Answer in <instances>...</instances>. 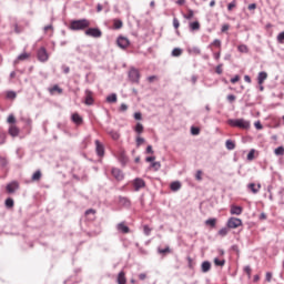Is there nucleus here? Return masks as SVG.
Instances as JSON below:
<instances>
[{
  "mask_svg": "<svg viewBox=\"0 0 284 284\" xmlns=\"http://www.w3.org/2000/svg\"><path fill=\"white\" fill-rule=\"evenodd\" d=\"M229 125L232 128H240L241 130H250L251 122L245 119L229 120Z\"/></svg>",
  "mask_w": 284,
  "mask_h": 284,
  "instance_id": "f257e3e1",
  "label": "nucleus"
},
{
  "mask_svg": "<svg viewBox=\"0 0 284 284\" xmlns=\"http://www.w3.org/2000/svg\"><path fill=\"white\" fill-rule=\"evenodd\" d=\"M85 28H90L88 19L73 20L70 24V30H85Z\"/></svg>",
  "mask_w": 284,
  "mask_h": 284,
  "instance_id": "f03ea898",
  "label": "nucleus"
},
{
  "mask_svg": "<svg viewBox=\"0 0 284 284\" xmlns=\"http://www.w3.org/2000/svg\"><path fill=\"white\" fill-rule=\"evenodd\" d=\"M243 225V220L239 217H230L226 222V227L229 230H236V227H241Z\"/></svg>",
  "mask_w": 284,
  "mask_h": 284,
  "instance_id": "7ed1b4c3",
  "label": "nucleus"
},
{
  "mask_svg": "<svg viewBox=\"0 0 284 284\" xmlns=\"http://www.w3.org/2000/svg\"><path fill=\"white\" fill-rule=\"evenodd\" d=\"M84 34L93 39H101L103 32H101L99 28H89L85 30Z\"/></svg>",
  "mask_w": 284,
  "mask_h": 284,
  "instance_id": "20e7f679",
  "label": "nucleus"
},
{
  "mask_svg": "<svg viewBox=\"0 0 284 284\" xmlns=\"http://www.w3.org/2000/svg\"><path fill=\"white\" fill-rule=\"evenodd\" d=\"M129 79L132 81V83H139L141 79V73L139 72V69H130L129 71Z\"/></svg>",
  "mask_w": 284,
  "mask_h": 284,
  "instance_id": "39448f33",
  "label": "nucleus"
},
{
  "mask_svg": "<svg viewBox=\"0 0 284 284\" xmlns=\"http://www.w3.org/2000/svg\"><path fill=\"white\" fill-rule=\"evenodd\" d=\"M50 59V55L48 54V50H45L44 47H41L38 50V61H41V63H45Z\"/></svg>",
  "mask_w": 284,
  "mask_h": 284,
  "instance_id": "423d86ee",
  "label": "nucleus"
},
{
  "mask_svg": "<svg viewBox=\"0 0 284 284\" xmlns=\"http://www.w3.org/2000/svg\"><path fill=\"white\" fill-rule=\"evenodd\" d=\"M116 43L122 50L130 47V40L125 37H119Z\"/></svg>",
  "mask_w": 284,
  "mask_h": 284,
  "instance_id": "0eeeda50",
  "label": "nucleus"
},
{
  "mask_svg": "<svg viewBox=\"0 0 284 284\" xmlns=\"http://www.w3.org/2000/svg\"><path fill=\"white\" fill-rule=\"evenodd\" d=\"M17 190H19V182L13 181V182L7 184L8 194H14V192H17Z\"/></svg>",
  "mask_w": 284,
  "mask_h": 284,
  "instance_id": "6e6552de",
  "label": "nucleus"
},
{
  "mask_svg": "<svg viewBox=\"0 0 284 284\" xmlns=\"http://www.w3.org/2000/svg\"><path fill=\"white\" fill-rule=\"evenodd\" d=\"M133 187H134L135 192H139V190L145 187V181L140 178L135 179L133 181Z\"/></svg>",
  "mask_w": 284,
  "mask_h": 284,
  "instance_id": "1a4fd4ad",
  "label": "nucleus"
},
{
  "mask_svg": "<svg viewBox=\"0 0 284 284\" xmlns=\"http://www.w3.org/2000/svg\"><path fill=\"white\" fill-rule=\"evenodd\" d=\"M230 214H232V216H241L243 214V209L241 206L232 204L230 209Z\"/></svg>",
  "mask_w": 284,
  "mask_h": 284,
  "instance_id": "9d476101",
  "label": "nucleus"
},
{
  "mask_svg": "<svg viewBox=\"0 0 284 284\" xmlns=\"http://www.w3.org/2000/svg\"><path fill=\"white\" fill-rule=\"evenodd\" d=\"M95 151L98 156H103L105 154V149L99 140H95Z\"/></svg>",
  "mask_w": 284,
  "mask_h": 284,
  "instance_id": "9b49d317",
  "label": "nucleus"
},
{
  "mask_svg": "<svg viewBox=\"0 0 284 284\" xmlns=\"http://www.w3.org/2000/svg\"><path fill=\"white\" fill-rule=\"evenodd\" d=\"M118 232H121V234H128L130 233V227L125 225V222H121L116 225Z\"/></svg>",
  "mask_w": 284,
  "mask_h": 284,
  "instance_id": "f8f14e48",
  "label": "nucleus"
},
{
  "mask_svg": "<svg viewBox=\"0 0 284 284\" xmlns=\"http://www.w3.org/2000/svg\"><path fill=\"white\" fill-rule=\"evenodd\" d=\"M247 190H250L252 194H258V192H261V184L250 183L247 184Z\"/></svg>",
  "mask_w": 284,
  "mask_h": 284,
  "instance_id": "ddd939ff",
  "label": "nucleus"
},
{
  "mask_svg": "<svg viewBox=\"0 0 284 284\" xmlns=\"http://www.w3.org/2000/svg\"><path fill=\"white\" fill-rule=\"evenodd\" d=\"M85 105H92L94 103V99L92 98V93L90 92V90L85 91V101H84Z\"/></svg>",
  "mask_w": 284,
  "mask_h": 284,
  "instance_id": "4468645a",
  "label": "nucleus"
},
{
  "mask_svg": "<svg viewBox=\"0 0 284 284\" xmlns=\"http://www.w3.org/2000/svg\"><path fill=\"white\" fill-rule=\"evenodd\" d=\"M266 80H267V72L265 71L260 72L257 75L258 85H262V83H265Z\"/></svg>",
  "mask_w": 284,
  "mask_h": 284,
  "instance_id": "2eb2a0df",
  "label": "nucleus"
},
{
  "mask_svg": "<svg viewBox=\"0 0 284 284\" xmlns=\"http://www.w3.org/2000/svg\"><path fill=\"white\" fill-rule=\"evenodd\" d=\"M112 175L114 179H116V181H123V172H121V170L112 169Z\"/></svg>",
  "mask_w": 284,
  "mask_h": 284,
  "instance_id": "dca6fc26",
  "label": "nucleus"
},
{
  "mask_svg": "<svg viewBox=\"0 0 284 284\" xmlns=\"http://www.w3.org/2000/svg\"><path fill=\"white\" fill-rule=\"evenodd\" d=\"M71 119L75 125H81V123H83V118L79 115V113H73Z\"/></svg>",
  "mask_w": 284,
  "mask_h": 284,
  "instance_id": "f3484780",
  "label": "nucleus"
},
{
  "mask_svg": "<svg viewBox=\"0 0 284 284\" xmlns=\"http://www.w3.org/2000/svg\"><path fill=\"white\" fill-rule=\"evenodd\" d=\"M9 134H10V136H19V128H17V125H14V124L10 125Z\"/></svg>",
  "mask_w": 284,
  "mask_h": 284,
  "instance_id": "a211bd4d",
  "label": "nucleus"
},
{
  "mask_svg": "<svg viewBox=\"0 0 284 284\" xmlns=\"http://www.w3.org/2000/svg\"><path fill=\"white\" fill-rule=\"evenodd\" d=\"M201 270L204 274H207L210 270H212V264L207 261L203 262L201 265Z\"/></svg>",
  "mask_w": 284,
  "mask_h": 284,
  "instance_id": "6ab92c4d",
  "label": "nucleus"
},
{
  "mask_svg": "<svg viewBox=\"0 0 284 284\" xmlns=\"http://www.w3.org/2000/svg\"><path fill=\"white\" fill-rule=\"evenodd\" d=\"M50 94H54L58 92V94H63V89H61L58 84H54L52 88H49Z\"/></svg>",
  "mask_w": 284,
  "mask_h": 284,
  "instance_id": "aec40b11",
  "label": "nucleus"
},
{
  "mask_svg": "<svg viewBox=\"0 0 284 284\" xmlns=\"http://www.w3.org/2000/svg\"><path fill=\"white\" fill-rule=\"evenodd\" d=\"M30 57V53L23 52L14 60V64L19 63V61H27V59Z\"/></svg>",
  "mask_w": 284,
  "mask_h": 284,
  "instance_id": "412c9836",
  "label": "nucleus"
},
{
  "mask_svg": "<svg viewBox=\"0 0 284 284\" xmlns=\"http://www.w3.org/2000/svg\"><path fill=\"white\" fill-rule=\"evenodd\" d=\"M189 28H190L191 32L201 30V23H199V21L191 22V23H189Z\"/></svg>",
  "mask_w": 284,
  "mask_h": 284,
  "instance_id": "4be33fe9",
  "label": "nucleus"
},
{
  "mask_svg": "<svg viewBox=\"0 0 284 284\" xmlns=\"http://www.w3.org/2000/svg\"><path fill=\"white\" fill-rule=\"evenodd\" d=\"M118 283L119 284H125L128 283V280L125 278V272L121 271L118 275Z\"/></svg>",
  "mask_w": 284,
  "mask_h": 284,
  "instance_id": "5701e85b",
  "label": "nucleus"
},
{
  "mask_svg": "<svg viewBox=\"0 0 284 284\" xmlns=\"http://www.w3.org/2000/svg\"><path fill=\"white\" fill-rule=\"evenodd\" d=\"M119 203L121 205H123L124 207H130V205H131L130 200L128 197H123V196L119 197Z\"/></svg>",
  "mask_w": 284,
  "mask_h": 284,
  "instance_id": "b1692460",
  "label": "nucleus"
},
{
  "mask_svg": "<svg viewBox=\"0 0 284 284\" xmlns=\"http://www.w3.org/2000/svg\"><path fill=\"white\" fill-rule=\"evenodd\" d=\"M170 187L172 192H179V190H181V182L179 181L172 182Z\"/></svg>",
  "mask_w": 284,
  "mask_h": 284,
  "instance_id": "393cba45",
  "label": "nucleus"
},
{
  "mask_svg": "<svg viewBox=\"0 0 284 284\" xmlns=\"http://www.w3.org/2000/svg\"><path fill=\"white\" fill-rule=\"evenodd\" d=\"M116 101H118L116 93H111L110 95L106 97L108 103H116Z\"/></svg>",
  "mask_w": 284,
  "mask_h": 284,
  "instance_id": "a878e982",
  "label": "nucleus"
},
{
  "mask_svg": "<svg viewBox=\"0 0 284 284\" xmlns=\"http://www.w3.org/2000/svg\"><path fill=\"white\" fill-rule=\"evenodd\" d=\"M143 124L141 122H138L135 128H134V132H136V134H143Z\"/></svg>",
  "mask_w": 284,
  "mask_h": 284,
  "instance_id": "bb28decb",
  "label": "nucleus"
},
{
  "mask_svg": "<svg viewBox=\"0 0 284 284\" xmlns=\"http://www.w3.org/2000/svg\"><path fill=\"white\" fill-rule=\"evenodd\" d=\"M237 50H239V52H242L243 54H247V52H250V48H247L246 44H240L237 47Z\"/></svg>",
  "mask_w": 284,
  "mask_h": 284,
  "instance_id": "cd10ccee",
  "label": "nucleus"
},
{
  "mask_svg": "<svg viewBox=\"0 0 284 284\" xmlns=\"http://www.w3.org/2000/svg\"><path fill=\"white\" fill-rule=\"evenodd\" d=\"M275 156H283L284 155V146H278L274 150Z\"/></svg>",
  "mask_w": 284,
  "mask_h": 284,
  "instance_id": "c85d7f7f",
  "label": "nucleus"
},
{
  "mask_svg": "<svg viewBox=\"0 0 284 284\" xmlns=\"http://www.w3.org/2000/svg\"><path fill=\"white\" fill-rule=\"evenodd\" d=\"M214 265H216V267H223V265H225V260H221L219 257L214 258Z\"/></svg>",
  "mask_w": 284,
  "mask_h": 284,
  "instance_id": "c756f323",
  "label": "nucleus"
},
{
  "mask_svg": "<svg viewBox=\"0 0 284 284\" xmlns=\"http://www.w3.org/2000/svg\"><path fill=\"white\" fill-rule=\"evenodd\" d=\"M109 134L113 139V141H119V139L121 138V134H119L116 131H110Z\"/></svg>",
  "mask_w": 284,
  "mask_h": 284,
  "instance_id": "7c9ffc66",
  "label": "nucleus"
},
{
  "mask_svg": "<svg viewBox=\"0 0 284 284\" xmlns=\"http://www.w3.org/2000/svg\"><path fill=\"white\" fill-rule=\"evenodd\" d=\"M183 54V50L181 48H175L172 51V57H181Z\"/></svg>",
  "mask_w": 284,
  "mask_h": 284,
  "instance_id": "2f4dec72",
  "label": "nucleus"
},
{
  "mask_svg": "<svg viewBox=\"0 0 284 284\" xmlns=\"http://www.w3.org/2000/svg\"><path fill=\"white\" fill-rule=\"evenodd\" d=\"M4 205L6 207H9V209L14 207V200H12V197L7 199L4 202Z\"/></svg>",
  "mask_w": 284,
  "mask_h": 284,
  "instance_id": "473e14b6",
  "label": "nucleus"
},
{
  "mask_svg": "<svg viewBox=\"0 0 284 284\" xmlns=\"http://www.w3.org/2000/svg\"><path fill=\"white\" fill-rule=\"evenodd\" d=\"M226 149L229 150H234V148H236V144L232 141V140H227L225 142Z\"/></svg>",
  "mask_w": 284,
  "mask_h": 284,
  "instance_id": "72a5a7b5",
  "label": "nucleus"
},
{
  "mask_svg": "<svg viewBox=\"0 0 284 284\" xmlns=\"http://www.w3.org/2000/svg\"><path fill=\"white\" fill-rule=\"evenodd\" d=\"M151 168L155 171L159 172L161 170V162H152Z\"/></svg>",
  "mask_w": 284,
  "mask_h": 284,
  "instance_id": "f704fd0d",
  "label": "nucleus"
},
{
  "mask_svg": "<svg viewBox=\"0 0 284 284\" xmlns=\"http://www.w3.org/2000/svg\"><path fill=\"white\" fill-rule=\"evenodd\" d=\"M32 181H41V171H36L33 173Z\"/></svg>",
  "mask_w": 284,
  "mask_h": 284,
  "instance_id": "c9c22d12",
  "label": "nucleus"
},
{
  "mask_svg": "<svg viewBox=\"0 0 284 284\" xmlns=\"http://www.w3.org/2000/svg\"><path fill=\"white\" fill-rule=\"evenodd\" d=\"M229 233H230V230L227 227H223L219 231L220 236H227Z\"/></svg>",
  "mask_w": 284,
  "mask_h": 284,
  "instance_id": "e433bc0d",
  "label": "nucleus"
},
{
  "mask_svg": "<svg viewBox=\"0 0 284 284\" xmlns=\"http://www.w3.org/2000/svg\"><path fill=\"white\" fill-rule=\"evenodd\" d=\"M114 28L115 30H121V28H123V21L114 20Z\"/></svg>",
  "mask_w": 284,
  "mask_h": 284,
  "instance_id": "4c0bfd02",
  "label": "nucleus"
},
{
  "mask_svg": "<svg viewBox=\"0 0 284 284\" xmlns=\"http://www.w3.org/2000/svg\"><path fill=\"white\" fill-rule=\"evenodd\" d=\"M200 132H201V130L199 128H196V126L191 128V134H193V136L199 135Z\"/></svg>",
  "mask_w": 284,
  "mask_h": 284,
  "instance_id": "58836bf2",
  "label": "nucleus"
},
{
  "mask_svg": "<svg viewBox=\"0 0 284 284\" xmlns=\"http://www.w3.org/2000/svg\"><path fill=\"white\" fill-rule=\"evenodd\" d=\"M206 225H211V227H214L216 225V219H209L205 221Z\"/></svg>",
  "mask_w": 284,
  "mask_h": 284,
  "instance_id": "ea45409f",
  "label": "nucleus"
},
{
  "mask_svg": "<svg viewBox=\"0 0 284 284\" xmlns=\"http://www.w3.org/2000/svg\"><path fill=\"white\" fill-rule=\"evenodd\" d=\"M135 141H136L138 148H141V145H143V143H145V139H143L141 136H138Z\"/></svg>",
  "mask_w": 284,
  "mask_h": 284,
  "instance_id": "a19ab883",
  "label": "nucleus"
},
{
  "mask_svg": "<svg viewBox=\"0 0 284 284\" xmlns=\"http://www.w3.org/2000/svg\"><path fill=\"white\" fill-rule=\"evenodd\" d=\"M212 45H214L215 48H221V40L215 39V40L209 45V48H211Z\"/></svg>",
  "mask_w": 284,
  "mask_h": 284,
  "instance_id": "79ce46f5",
  "label": "nucleus"
},
{
  "mask_svg": "<svg viewBox=\"0 0 284 284\" xmlns=\"http://www.w3.org/2000/svg\"><path fill=\"white\" fill-rule=\"evenodd\" d=\"M244 272L247 274L248 278L252 276V267H250V265L244 266Z\"/></svg>",
  "mask_w": 284,
  "mask_h": 284,
  "instance_id": "37998d69",
  "label": "nucleus"
},
{
  "mask_svg": "<svg viewBox=\"0 0 284 284\" xmlns=\"http://www.w3.org/2000/svg\"><path fill=\"white\" fill-rule=\"evenodd\" d=\"M6 143V132L0 131V145H3Z\"/></svg>",
  "mask_w": 284,
  "mask_h": 284,
  "instance_id": "c03bdc74",
  "label": "nucleus"
},
{
  "mask_svg": "<svg viewBox=\"0 0 284 284\" xmlns=\"http://www.w3.org/2000/svg\"><path fill=\"white\" fill-rule=\"evenodd\" d=\"M184 19H194V11L193 10H189V13L184 16Z\"/></svg>",
  "mask_w": 284,
  "mask_h": 284,
  "instance_id": "a18cd8bd",
  "label": "nucleus"
},
{
  "mask_svg": "<svg viewBox=\"0 0 284 284\" xmlns=\"http://www.w3.org/2000/svg\"><path fill=\"white\" fill-rule=\"evenodd\" d=\"M234 8H236V0H234V1H232V2L229 3L227 10H229V11H232V10H234Z\"/></svg>",
  "mask_w": 284,
  "mask_h": 284,
  "instance_id": "49530a36",
  "label": "nucleus"
},
{
  "mask_svg": "<svg viewBox=\"0 0 284 284\" xmlns=\"http://www.w3.org/2000/svg\"><path fill=\"white\" fill-rule=\"evenodd\" d=\"M195 179H196V181H203V172L196 171Z\"/></svg>",
  "mask_w": 284,
  "mask_h": 284,
  "instance_id": "de8ad7c7",
  "label": "nucleus"
},
{
  "mask_svg": "<svg viewBox=\"0 0 284 284\" xmlns=\"http://www.w3.org/2000/svg\"><path fill=\"white\" fill-rule=\"evenodd\" d=\"M254 149H252L247 154V161H254Z\"/></svg>",
  "mask_w": 284,
  "mask_h": 284,
  "instance_id": "09e8293b",
  "label": "nucleus"
},
{
  "mask_svg": "<svg viewBox=\"0 0 284 284\" xmlns=\"http://www.w3.org/2000/svg\"><path fill=\"white\" fill-rule=\"evenodd\" d=\"M7 123H17V118H14L12 114H10L7 119Z\"/></svg>",
  "mask_w": 284,
  "mask_h": 284,
  "instance_id": "8fccbe9b",
  "label": "nucleus"
},
{
  "mask_svg": "<svg viewBox=\"0 0 284 284\" xmlns=\"http://www.w3.org/2000/svg\"><path fill=\"white\" fill-rule=\"evenodd\" d=\"M7 98H8V99H17V93H16L14 91H9V92L7 93Z\"/></svg>",
  "mask_w": 284,
  "mask_h": 284,
  "instance_id": "3c124183",
  "label": "nucleus"
},
{
  "mask_svg": "<svg viewBox=\"0 0 284 284\" xmlns=\"http://www.w3.org/2000/svg\"><path fill=\"white\" fill-rule=\"evenodd\" d=\"M159 254H170V247L166 246L165 248H159Z\"/></svg>",
  "mask_w": 284,
  "mask_h": 284,
  "instance_id": "603ef678",
  "label": "nucleus"
},
{
  "mask_svg": "<svg viewBox=\"0 0 284 284\" xmlns=\"http://www.w3.org/2000/svg\"><path fill=\"white\" fill-rule=\"evenodd\" d=\"M215 72H216V74H223V64H219V65L215 68Z\"/></svg>",
  "mask_w": 284,
  "mask_h": 284,
  "instance_id": "864d4df0",
  "label": "nucleus"
},
{
  "mask_svg": "<svg viewBox=\"0 0 284 284\" xmlns=\"http://www.w3.org/2000/svg\"><path fill=\"white\" fill-rule=\"evenodd\" d=\"M277 41H278V43H283V41H284V31L277 34Z\"/></svg>",
  "mask_w": 284,
  "mask_h": 284,
  "instance_id": "5fc2aeb1",
  "label": "nucleus"
},
{
  "mask_svg": "<svg viewBox=\"0 0 284 284\" xmlns=\"http://www.w3.org/2000/svg\"><path fill=\"white\" fill-rule=\"evenodd\" d=\"M134 119H135V121H141L143 119V115L141 114V112H135Z\"/></svg>",
  "mask_w": 284,
  "mask_h": 284,
  "instance_id": "6e6d98bb",
  "label": "nucleus"
},
{
  "mask_svg": "<svg viewBox=\"0 0 284 284\" xmlns=\"http://www.w3.org/2000/svg\"><path fill=\"white\" fill-rule=\"evenodd\" d=\"M120 112H128V104L122 103V104L120 105Z\"/></svg>",
  "mask_w": 284,
  "mask_h": 284,
  "instance_id": "4d7b16f0",
  "label": "nucleus"
},
{
  "mask_svg": "<svg viewBox=\"0 0 284 284\" xmlns=\"http://www.w3.org/2000/svg\"><path fill=\"white\" fill-rule=\"evenodd\" d=\"M146 154H154V150L152 149V145H148L145 150Z\"/></svg>",
  "mask_w": 284,
  "mask_h": 284,
  "instance_id": "13d9d810",
  "label": "nucleus"
},
{
  "mask_svg": "<svg viewBox=\"0 0 284 284\" xmlns=\"http://www.w3.org/2000/svg\"><path fill=\"white\" fill-rule=\"evenodd\" d=\"M145 161L146 163H154V161H156V156H148Z\"/></svg>",
  "mask_w": 284,
  "mask_h": 284,
  "instance_id": "bf43d9fd",
  "label": "nucleus"
},
{
  "mask_svg": "<svg viewBox=\"0 0 284 284\" xmlns=\"http://www.w3.org/2000/svg\"><path fill=\"white\" fill-rule=\"evenodd\" d=\"M265 281H267V283L272 282V273H270V272L266 273Z\"/></svg>",
  "mask_w": 284,
  "mask_h": 284,
  "instance_id": "052dcab7",
  "label": "nucleus"
},
{
  "mask_svg": "<svg viewBox=\"0 0 284 284\" xmlns=\"http://www.w3.org/2000/svg\"><path fill=\"white\" fill-rule=\"evenodd\" d=\"M241 81V77L235 75L234 78L231 79V83H239Z\"/></svg>",
  "mask_w": 284,
  "mask_h": 284,
  "instance_id": "680f3d73",
  "label": "nucleus"
},
{
  "mask_svg": "<svg viewBox=\"0 0 284 284\" xmlns=\"http://www.w3.org/2000/svg\"><path fill=\"white\" fill-rule=\"evenodd\" d=\"M180 22L176 18L173 19V27L176 29H179Z\"/></svg>",
  "mask_w": 284,
  "mask_h": 284,
  "instance_id": "e2e57ef3",
  "label": "nucleus"
},
{
  "mask_svg": "<svg viewBox=\"0 0 284 284\" xmlns=\"http://www.w3.org/2000/svg\"><path fill=\"white\" fill-rule=\"evenodd\" d=\"M213 58L215 59V61H219L221 59V51L213 53Z\"/></svg>",
  "mask_w": 284,
  "mask_h": 284,
  "instance_id": "0e129e2a",
  "label": "nucleus"
},
{
  "mask_svg": "<svg viewBox=\"0 0 284 284\" xmlns=\"http://www.w3.org/2000/svg\"><path fill=\"white\" fill-rule=\"evenodd\" d=\"M254 125H255L256 130H261L263 128V124H261V121H256L254 123Z\"/></svg>",
  "mask_w": 284,
  "mask_h": 284,
  "instance_id": "69168bd1",
  "label": "nucleus"
},
{
  "mask_svg": "<svg viewBox=\"0 0 284 284\" xmlns=\"http://www.w3.org/2000/svg\"><path fill=\"white\" fill-rule=\"evenodd\" d=\"M156 75H150L149 78H148V81H149V83H153V81H156Z\"/></svg>",
  "mask_w": 284,
  "mask_h": 284,
  "instance_id": "338daca9",
  "label": "nucleus"
},
{
  "mask_svg": "<svg viewBox=\"0 0 284 284\" xmlns=\"http://www.w3.org/2000/svg\"><path fill=\"white\" fill-rule=\"evenodd\" d=\"M192 52H194V54H201V49H199L197 47H194L192 49Z\"/></svg>",
  "mask_w": 284,
  "mask_h": 284,
  "instance_id": "774afa93",
  "label": "nucleus"
}]
</instances>
